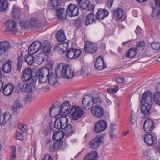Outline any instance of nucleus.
Here are the masks:
<instances>
[{
	"label": "nucleus",
	"mask_w": 160,
	"mask_h": 160,
	"mask_svg": "<svg viewBox=\"0 0 160 160\" xmlns=\"http://www.w3.org/2000/svg\"><path fill=\"white\" fill-rule=\"evenodd\" d=\"M38 74L40 83H44L48 80V84L52 87H56L59 84V82L57 79L58 76L55 75L52 71L50 70L48 68H40Z\"/></svg>",
	"instance_id": "f257e3e1"
},
{
	"label": "nucleus",
	"mask_w": 160,
	"mask_h": 160,
	"mask_svg": "<svg viewBox=\"0 0 160 160\" xmlns=\"http://www.w3.org/2000/svg\"><path fill=\"white\" fill-rule=\"evenodd\" d=\"M72 118L74 120H78L84 114V112L80 107L76 105L73 106L70 111Z\"/></svg>",
	"instance_id": "f03ea898"
},
{
	"label": "nucleus",
	"mask_w": 160,
	"mask_h": 160,
	"mask_svg": "<svg viewBox=\"0 0 160 160\" xmlns=\"http://www.w3.org/2000/svg\"><path fill=\"white\" fill-rule=\"evenodd\" d=\"M68 121V119L65 117H61L56 118L54 122V128H53L50 125V129L52 131L55 130L54 128L58 129H61L62 127L67 124Z\"/></svg>",
	"instance_id": "7ed1b4c3"
},
{
	"label": "nucleus",
	"mask_w": 160,
	"mask_h": 160,
	"mask_svg": "<svg viewBox=\"0 0 160 160\" xmlns=\"http://www.w3.org/2000/svg\"><path fill=\"white\" fill-rule=\"evenodd\" d=\"M71 106L68 101H65L59 107L58 114L62 117H66L68 114Z\"/></svg>",
	"instance_id": "20e7f679"
},
{
	"label": "nucleus",
	"mask_w": 160,
	"mask_h": 160,
	"mask_svg": "<svg viewBox=\"0 0 160 160\" xmlns=\"http://www.w3.org/2000/svg\"><path fill=\"white\" fill-rule=\"evenodd\" d=\"M6 30L10 32L13 35H15L18 31L17 23L13 20H10L7 21L5 23Z\"/></svg>",
	"instance_id": "39448f33"
},
{
	"label": "nucleus",
	"mask_w": 160,
	"mask_h": 160,
	"mask_svg": "<svg viewBox=\"0 0 160 160\" xmlns=\"http://www.w3.org/2000/svg\"><path fill=\"white\" fill-rule=\"evenodd\" d=\"M103 139V136L101 134L98 135L90 142V148L93 149H97L101 144Z\"/></svg>",
	"instance_id": "423d86ee"
},
{
	"label": "nucleus",
	"mask_w": 160,
	"mask_h": 160,
	"mask_svg": "<svg viewBox=\"0 0 160 160\" xmlns=\"http://www.w3.org/2000/svg\"><path fill=\"white\" fill-rule=\"evenodd\" d=\"M91 112L96 117L101 118L104 115V108L102 106H94L91 107Z\"/></svg>",
	"instance_id": "0eeeda50"
},
{
	"label": "nucleus",
	"mask_w": 160,
	"mask_h": 160,
	"mask_svg": "<svg viewBox=\"0 0 160 160\" xmlns=\"http://www.w3.org/2000/svg\"><path fill=\"white\" fill-rule=\"evenodd\" d=\"M107 128V123L103 120H100L97 121L94 126V131L95 132L98 133L104 131Z\"/></svg>",
	"instance_id": "6e6552de"
},
{
	"label": "nucleus",
	"mask_w": 160,
	"mask_h": 160,
	"mask_svg": "<svg viewBox=\"0 0 160 160\" xmlns=\"http://www.w3.org/2000/svg\"><path fill=\"white\" fill-rule=\"evenodd\" d=\"M143 128L144 131L146 132L152 133L155 128L154 123L151 119H147L144 121Z\"/></svg>",
	"instance_id": "1a4fd4ad"
},
{
	"label": "nucleus",
	"mask_w": 160,
	"mask_h": 160,
	"mask_svg": "<svg viewBox=\"0 0 160 160\" xmlns=\"http://www.w3.org/2000/svg\"><path fill=\"white\" fill-rule=\"evenodd\" d=\"M97 47L94 43L90 41H85L83 51L86 53L92 54L96 52Z\"/></svg>",
	"instance_id": "9d476101"
},
{
	"label": "nucleus",
	"mask_w": 160,
	"mask_h": 160,
	"mask_svg": "<svg viewBox=\"0 0 160 160\" xmlns=\"http://www.w3.org/2000/svg\"><path fill=\"white\" fill-rule=\"evenodd\" d=\"M67 15L70 17L77 16L79 14V9L77 6L75 4H70L66 10Z\"/></svg>",
	"instance_id": "9b49d317"
},
{
	"label": "nucleus",
	"mask_w": 160,
	"mask_h": 160,
	"mask_svg": "<svg viewBox=\"0 0 160 160\" xmlns=\"http://www.w3.org/2000/svg\"><path fill=\"white\" fill-rule=\"evenodd\" d=\"M41 42L39 41H36L32 43L29 47L28 53L30 54H33L39 50H41Z\"/></svg>",
	"instance_id": "f8f14e48"
},
{
	"label": "nucleus",
	"mask_w": 160,
	"mask_h": 160,
	"mask_svg": "<svg viewBox=\"0 0 160 160\" xmlns=\"http://www.w3.org/2000/svg\"><path fill=\"white\" fill-rule=\"evenodd\" d=\"M152 98L153 95L150 92H145L142 97V104L152 106Z\"/></svg>",
	"instance_id": "ddd939ff"
},
{
	"label": "nucleus",
	"mask_w": 160,
	"mask_h": 160,
	"mask_svg": "<svg viewBox=\"0 0 160 160\" xmlns=\"http://www.w3.org/2000/svg\"><path fill=\"white\" fill-rule=\"evenodd\" d=\"M143 139L146 144L149 146L155 144L157 141L156 137L151 133L145 134Z\"/></svg>",
	"instance_id": "4468645a"
},
{
	"label": "nucleus",
	"mask_w": 160,
	"mask_h": 160,
	"mask_svg": "<svg viewBox=\"0 0 160 160\" xmlns=\"http://www.w3.org/2000/svg\"><path fill=\"white\" fill-rule=\"evenodd\" d=\"M82 54V51L79 49L71 48L68 50L66 53L67 57L70 59H75Z\"/></svg>",
	"instance_id": "2eb2a0df"
},
{
	"label": "nucleus",
	"mask_w": 160,
	"mask_h": 160,
	"mask_svg": "<svg viewBox=\"0 0 160 160\" xmlns=\"http://www.w3.org/2000/svg\"><path fill=\"white\" fill-rule=\"evenodd\" d=\"M32 71L29 68H26L23 72L22 77V80L23 82H28L32 78Z\"/></svg>",
	"instance_id": "dca6fc26"
},
{
	"label": "nucleus",
	"mask_w": 160,
	"mask_h": 160,
	"mask_svg": "<svg viewBox=\"0 0 160 160\" xmlns=\"http://www.w3.org/2000/svg\"><path fill=\"white\" fill-rule=\"evenodd\" d=\"M65 127L62 129V133L63 135L70 136L75 132V129L70 124L65 125Z\"/></svg>",
	"instance_id": "f3484780"
},
{
	"label": "nucleus",
	"mask_w": 160,
	"mask_h": 160,
	"mask_svg": "<svg viewBox=\"0 0 160 160\" xmlns=\"http://www.w3.org/2000/svg\"><path fill=\"white\" fill-rule=\"evenodd\" d=\"M152 107V106L142 104L140 110L141 113L143 114V118H145L149 117Z\"/></svg>",
	"instance_id": "a211bd4d"
},
{
	"label": "nucleus",
	"mask_w": 160,
	"mask_h": 160,
	"mask_svg": "<svg viewBox=\"0 0 160 160\" xmlns=\"http://www.w3.org/2000/svg\"><path fill=\"white\" fill-rule=\"evenodd\" d=\"M106 64L104 62L103 57L99 56L95 63V67L98 70H102L106 68Z\"/></svg>",
	"instance_id": "6ab92c4d"
},
{
	"label": "nucleus",
	"mask_w": 160,
	"mask_h": 160,
	"mask_svg": "<svg viewBox=\"0 0 160 160\" xmlns=\"http://www.w3.org/2000/svg\"><path fill=\"white\" fill-rule=\"evenodd\" d=\"M13 90L14 87L13 85L11 83H8L4 87L3 89V93L5 96H8L12 94Z\"/></svg>",
	"instance_id": "aec40b11"
},
{
	"label": "nucleus",
	"mask_w": 160,
	"mask_h": 160,
	"mask_svg": "<svg viewBox=\"0 0 160 160\" xmlns=\"http://www.w3.org/2000/svg\"><path fill=\"white\" fill-rule=\"evenodd\" d=\"M123 15V11L120 8H118L113 11L112 12V18L113 20L118 21L121 19Z\"/></svg>",
	"instance_id": "412c9836"
},
{
	"label": "nucleus",
	"mask_w": 160,
	"mask_h": 160,
	"mask_svg": "<svg viewBox=\"0 0 160 160\" xmlns=\"http://www.w3.org/2000/svg\"><path fill=\"white\" fill-rule=\"evenodd\" d=\"M11 14L14 19H20L21 18V13L19 7L15 5H14L11 11Z\"/></svg>",
	"instance_id": "4be33fe9"
},
{
	"label": "nucleus",
	"mask_w": 160,
	"mask_h": 160,
	"mask_svg": "<svg viewBox=\"0 0 160 160\" xmlns=\"http://www.w3.org/2000/svg\"><path fill=\"white\" fill-rule=\"evenodd\" d=\"M109 12L105 9H100L98 10L96 14L97 19L103 20L108 15Z\"/></svg>",
	"instance_id": "5701e85b"
},
{
	"label": "nucleus",
	"mask_w": 160,
	"mask_h": 160,
	"mask_svg": "<svg viewBox=\"0 0 160 160\" xmlns=\"http://www.w3.org/2000/svg\"><path fill=\"white\" fill-rule=\"evenodd\" d=\"M97 19V18L94 14L93 13H91L86 16L84 24L86 26H87L89 24H92L93 22L95 23Z\"/></svg>",
	"instance_id": "b1692460"
},
{
	"label": "nucleus",
	"mask_w": 160,
	"mask_h": 160,
	"mask_svg": "<svg viewBox=\"0 0 160 160\" xmlns=\"http://www.w3.org/2000/svg\"><path fill=\"white\" fill-rule=\"evenodd\" d=\"M51 48L49 42L48 41H45L43 43V46L41 48V52L44 55H46L50 52Z\"/></svg>",
	"instance_id": "393cba45"
},
{
	"label": "nucleus",
	"mask_w": 160,
	"mask_h": 160,
	"mask_svg": "<svg viewBox=\"0 0 160 160\" xmlns=\"http://www.w3.org/2000/svg\"><path fill=\"white\" fill-rule=\"evenodd\" d=\"M10 43L8 41H4L0 42V51L5 52L9 50L11 48Z\"/></svg>",
	"instance_id": "a878e982"
},
{
	"label": "nucleus",
	"mask_w": 160,
	"mask_h": 160,
	"mask_svg": "<svg viewBox=\"0 0 160 160\" xmlns=\"http://www.w3.org/2000/svg\"><path fill=\"white\" fill-rule=\"evenodd\" d=\"M57 16L58 19L64 20L66 19L67 16L66 11H65L64 9L60 8L57 11Z\"/></svg>",
	"instance_id": "bb28decb"
},
{
	"label": "nucleus",
	"mask_w": 160,
	"mask_h": 160,
	"mask_svg": "<svg viewBox=\"0 0 160 160\" xmlns=\"http://www.w3.org/2000/svg\"><path fill=\"white\" fill-rule=\"evenodd\" d=\"M11 118V115L8 113L5 112L0 116V124L1 125H5L7 122Z\"/></svg>",
	"instance_id": "cd10ccee"
},
{
	"label": "nucleus",
	"mask_w": 160,
	"mask_h": 160,
	"mask_svg": "<svg viewBox=\"0 0 160 160\" xmlns=\"http://www.w3.org/2000/svg\"><path fill=\"white\" fill-rule=\"evenodd\" d=\"M91 97L86 98L83 97L82 101V106L85 110H88L90 108V106H92Z\"/></svg>",
	"instance_id": "c85d7f7f"
},
{
	"label": "nucleus",
	"mask_w": 160,
	"mask_h": 160,
	"mask_svg": "<svg viewBox=\"0 0 160 160\" xmlns=\"http://www.w3.org/2000/svg\"><path fill=\"white\" fill-rule=\"evenodd\" d=\"M98 157V152L96 151H92L85 157L84 160H97Z\"/></svg>",
	"instance_id": "c756f323"
},
{
	"label": "nucleus",
	"mask_w": 160,
	"mask_h": 160,
	"mask_svg": "<svg viewBox=\"0 0 160 160\" xmlns=\"http://www.w3.org/2000/svg\"><path fill=\"white\" fill-rule=\"evenodd\" d=\"M2 70L5 73H9L11 71L12 66L10 60H7L3 64L2 68Z\"/></svg>",
	"instance_id": "7c9ffc66"
},
{
	"label": "nucleus",
	"mask_w": 160,
	"mask_h": 160,
	"mask_svg": "<svg viewBox=\"0 0 160 160\" xmlns=\"http://www.w3.org/2000/svg\"><path fill=\"white\" fill-rule=\"evenodd\" d=\"M33 86L32 82L24 83L21 87L22 91L23 92H30L32 91Z\"/></svg>",
	"instance_id": "2f4dec72"
},
{
	"label": "nucleus",
	"mask_w": 160,
	"mask_h": 160,
	"mask_svg": "<svg viewBox=\"0 0 160 160\" xmlns=\"http://www.w3.org/2000/svg\"><path fill=\"white\" fill-rule=\"evenodd\" d=\"M68 66L66 65L59 64L57 66V71H58L61 67V70H60V75L62 77L65 78L67 73V69H68Z\"/></svg>",
	"instance_id": "473e14b6"
},
{
	"label": "nucleus",
	"mask_w": 160,
	"mask_h": 160,
	"mask_svg": "<svg viewBox=\"0 0 160 160\" xmlns=\"http://www.w3.org/2000/svg\"><path fill=\"white\" fill-rule=\"evenodd\" d=\"M92 102V107L94 106H101V104L102 102V99L99 97H91Z\"/></svg>",
	"instance_id": "72a5a7b5"
},
{
	"label": "nucleus",
	"mask_w": 160,
	"mask_h": 160,
	"mask_svg": "<svg viewBox=\"0 0 160 160\" xmlns=\"http://www.w3.org/2000/svg\"><path fill=\"white\" fill-rule=\"evenodd\" d=\"M56 38L57 41L60 42H64L66 39L65 34L63 30H58L56 34Z\"/></svg>",
	"instance_id": "f704fd0d"
},
{
	"label": "nucleus",
	"mask_w": 160,
	"mask_h": 160,
	"mask_svg": "<svg viewBox=\"0 0 160 160\" xmlns=\"http://www.w3.org/2000/svg\"><path fill=\"white\" fill-rule=\"evenodd\" d=\"M80 8L85 9L88 7L89 0H76Z\"/></svg>",
	"instance_id": "c9c22d12"
},
{
	"label": "nucleus",
	"mask_w": 160,
	"mask_h": 160,
	"mask_svg": "<svg viewBox=\"0 0 160 160\" xmlns=\"http://www.w3.org/2000/svg\"><path fill=\"white\" fill-rule=\"evenodd\" d=\"M9 5L7 0H0V11L4 12L8 8Z\"/></svg>",
	"instance_id": "e433bc0d"
},
{
	"label": "nucleus",
	"mask_w": 160,
	"mask_h": 160,
	"mask_svg": "<svg viewBox=\"0 0 160 160\" xmlns=\"http://www.w3.org/2000/svg\"><path fill=\"white\" fill-rule=\"evenodd\" d=\"M22 107L20 101L18 99H16L12 107V109L14 112L17 113V111Z\"/></svg>",
	"instance_id": "4c0bfd02"
},
{
	"label": "nucleus",
	"mask_w": 160,
	"mask_h": 160,
	"mask_svg": "<svg viewBox=\"0 0 160 160\" xmlns=\"http://www.w3.org/2000/svg\"><path fill=\"white\" fill-rule=\"evenodd\" d=\"M67 73L65 78L67 79L71 78L73 77L75 74L74 70L70 67L68 68L67 70Z\"/></svg>",
	"instance_id": "58836bf2"
},
{
	"label": "nucleus",
	"mask_w": 160,
	"mask_h": 160,
	"mask_svg": "<svg viewBox=\"0 0 160 160\" xmlns=\"http://www.w3.org/2000/svg\"><path fill=\"white\" fill-rule=\"evenodd\" d=\"M28 55H26L25 57V61L29 65H32L35 62V58L32 55L28 53Z\"/></svg>",
	"instance_id": "ea45409f"
},
{
	"label": "nucleus",
	"mask_w": 160,
	"mask_h": 160,
	"mask_svg": "<svg viewBox=\"0 0 160 160\" xmlns=\"http://www.w3.org/2000/svg\"><path fill=\"white\" fill-rule=\"evenodd\" d=\"M91 71L90 67L85 66L82 68L80 73L83 76L88 75Z\"/></svg>",
	"instance_id": "a19ab883"
},
{
	"label": "nucleus",
	"mask_w": 160,
	"mask_h": 160,
	"mask_svg": "<svg viewBox=\"0 0 160 160\" xmlns=\"http://www.w3.org/2000/svg\"><path fill=\"white\" fill-rule=\"evenodd\" d=\"M29 24L31 27L34 28H38L40 25L39 21L33 18H32L30 20Z\"/></svg>",
	"instance_id": "79ce46f5"
},
{
	"label": "nucleus",
	"mask_w": 160,
	"mask_h": 160,
	"mask_svg": "<svg viewBox=\"0 0 160 160\" xmlns=\"http://www.w3.org/2000/svg\"><path fill=\"white\" fill-rule=\"evenodd\" d=\"M136 54L137 49L135 48H131L126 53L127 57L130 58H133Z\"/></svg>",
	"instance_id": "37998d69"
},
{
	"label": "nucleus",
	"mask_w": 160,
	"mask_h": 160,
	"mask_svg": "<svg viewBox=\"0 0 160 160\" xmlns=\"http://www.w3.org/2000/svg\"><path fill=\"white\" fill-rule=\"evenodd\" d=\"M84 20L81 18H78L75 19L74 22V25L78 28H80L82 25Z\"/></svg>",
	"instance_id": "c03bdc74"
},
{
	"label": "nucleus",
	"mask_w": 160,
	"mask_h": 160,
	"mask_svg": "<svg viewBox=\"0 0 160 160\" xmlns=\"http://www.w3.org/2000/svg\"><path fill=\"white\" fill-rule=\"evenodd\" d=\"M44 54L42 53L39 54L37 57L36 58H35L36 60L35 61L36 62V63L38 64H41L44 60Z\"/></svg>",
	"instance_id": "a18cd8bd"
},
{
	"label": "nucleus",
	"mask_w": 160,
	"mask_h": 160,
	"mask_svg": "<svg viewBox=\"0 0 160 160\" xmlns=\"http://www.w3.org/2000/svg\"><path fill=\"white\" fill-rule=\"evenodd\" d=\"M50 4L55 8L60 6L61 4V0H49Z\"/></svg>",
	"instance_id": "49530a36"
},
{
	"label": "nucleus",
	"mask_w": 160,
	"mask_h": 160,
	"mask_svg": "<svg viewBox=\"0 0 160 160\" xmlns=\"http://www.w3.org/2000/svg\"><path fill=\"white\" fill-rule=\"evenodd\" d=\"M56 110L57 109L53 106L50 108V115L51 117H55L57 115L58 112H56Z\"/></svg>",
	"instance_id": "de8ad7c7"
},
{
	"label": "nucleus",
	"mask_w": 160,
	"mask_h": 160,
	"mask_svg": "<svg viewBox=\"0 0 160 160\" xmlns=\"http://www.w3.org/2000/svg\"><path fill=\"white\" fill-rule=\"evenodd\" d=\"M154 101L155 103L160 106V93H156L153 96Z\"/></svg>",
	"instance_id": "09e8293b"
},
{
	"label": "nucleus",
	"mask_w": 160,
	"mask_h": 160,
	"mask_svg": "<svg viewBox=\"0 0 160 160\" xmlns=\"http://www.w3.org/2000/svg\"><path fill=\"white\" fill-rule=\"evenodd\" d=\"M145 47L144 42L142 41L137 42L136 45V48L137 49H143Z\"/></svg>",
	"instance_id": "8fccbe9b"
},
{
	"label": "nucleus",
	"mask_w": 160,
	"mask_h": 160,
	"mask_svg": "<svg viewBox=\"0 0 160 160\" xmlns=\"http://www.w3.org/2000/svg\"><path fill=\"white\" fill-rule=\"evenodd\" d=\"M19 128L23 132L26 131L27 130V125L23 124H20L19 125Z\"/></svg>",
	"instance_id": "3c124183"
},
{
	"label": "nucleus",
	"mask_w": 160,
	"mask_h": 160,
	"mask_svg": "<svg viewBox=\"0 0 160 160\" xmlns=\"http://www.w3.org/2000/svg\"><path fill=\"white\" fill-rule=\"evenodd\" d=\"M20 24L22 29L27 28L28 27V22L26 21H23L20 22Z\"/></svg>",
	"instance_id": "603ef678"
},
{
	"label": "nucleus",
	"mask_w": 160,
	"mask_h": 160,
	"mask_svg": "<svg viewBox=\"0 0 160 160\" xmlns=\"http://www.w3.org/2000/svg\"><path fill=\"white\" fill-rule=\"evenodd\" d=\"M159 43L157 42H154L152 43L151 45V48L154 50H159Z\"/></svg>",
	"instance_id": "864d4df0"
},
{
	"label": "nucleus",
	"mask_w": 160,
	"mask_h": 160,
	"mask_svg": "<svg viewBox=\"0 0 160 160\" xmlns=\"http://www.w3.org/2000/svg\"><path fill=\"white\" fill-rule=\"evenodd\" d=\"M41 90L45 92H48L50 91V88L48 85H46L42 88Z\"/></svg>",
	"instance_id": "5fc2aeb1"
},
{
	"label": "nucleus",
	"mask_w": 160,
	"mask_h": 160,
	"mask_svg": "<svg viewBox=\"0 0 160 160\" xmlns=\"http://www.w3.org/2000/svg\"><path fill=\"white\" fill-rule=\"evenodd\" d=\"M16 138L17 139L22 140L23 138V135L19 132L16 133Z\"/></svg>",
	"instance_id": "6e6d98bb"
},
{
	"label": "nucleus",
	"mask_w": 160,
	"mask_h": 160,
	"mask_svg": "<svg viewBox=\"0 0 160 160\" xmlns=\"http://www.w3.org/2000/svg\"><path fill=\"white\" fill-rule=\"evenodd\" d=\"M60 132L59 130L55 132L53 134L52 138L54 140H58V139H56V137L58 136H59Z\"/></svg>",
	"instance_id": "4d7b16f0"
},
{
	"label": "nucleus",
	"mask_w": 160,
	"mask_h": 160,
	"mask_svg": "<svg viewBox=\"0 0 160 160\" xmlns=\"http://www.w3.org/2000/svg\"><path fill=\"white\" fill-rule=\"evenodd\" d=\"M114 0H107V6L110 8L112 7L113 3Z\"/></svg>",
	"instance_id": "13d9d810"
},
{
	"label": "nucleus",
	"mask_w": 160,
	"mask_h": 160,
	"mask_svg": "<svg viewBox=\"0 0 160 160\" xmlns=\"http://www.w3.org/2000/svg\"><path fill=\"white\" fill-rule=\"evenodd\" d=\"M118 89L117 88H110L107 89V91L109 92L112 93H115L118 91Z\"/></svg>",
	"instance_id": "bf43d9fd"
},
{
	"label": "nucleus",
	"mask_w": 160,
	"mask_h": 160,
	"mask_svg": "<svg viewBox=\"0 0 160 160\" xmlns=\"http://www.w3.org/2000/svg\"><path fill=\"white\" fill-rule=\"evenodd\" d=\"M117 82L119 83H122L124 81V78L122 77H119L116 79Z\"/></svg>",
	"instance_id": "052dcab7"
},
{
	"label": "nucleus",
	"mask_w": 160,
	"mask_h": 160,
	"mask_svg": "<svg viewBox=\"0 0 160 160\" xmlns=\"http://www.w3.org/2000/svg\"><path fill=\"white\" fill-rule=\"evenodd\" d=\"M152 18H154L156 17H157V11L156 10L153 8L152 7Z\"/></svg>",
	"instance_id": "680f3d73"
},
{
	"label": "nucleus",
	"mask_w": 160,
	"mask_h": 160,
	"mask_svg": "<svg viewBox=\"0 0 160 160\" xmlns=\"http://www.w3.org/2000/svg\"><path fill=\"white\" fill-rule=\"evenodd\" d=\"M57 144V143L56 142H54L53 143L52 146H50L49 147V149L51 151H52L55 149L56 148Z\"/></svg>",
	"instance_id": "e2e57ef3"
},
{
	"label": "nucleus",
	"mask_w": 160,
	"mask_h": 160,
	"mask_svg": "<svg viewBox=\"0 0 160 160\" xmlns=\"http://www.w3.org/2000/svg\"><path fill=\"white\" fill-rule=\"evenodd\" d=\"M142 30L141 28L140 27L138 26H137V28L136 30H135V32L136 34H138L140 33H141L142 32Z\"/></svg>",
	"instance_id": "0e129e2a"
},
{
	"label": "nucleus",
	"mask_w": 160,
	"mask_h": 160,
	"mask_svg": "<svg viewBox=\"0 0 160 160\" xmlns=\"http://www.w3.org/2000/svg\"><path fill=\"white\" fill-rule=\"evenodd\" d=\"M42 160H52L50 155H47Z\"/></svg>",
	"instance_id": "69168bd1"
},
{
	"label": "nucleus",
	"mask_w": 160,
	"mask_h": 160,
	"mask_svg": "<svg viewBox=\"0 0 160 160\" xmlns=\"http://www.w3.org/2000/svg\"><path fill=\"white\" fill-rule=\"evenodd\" d=\"M23 56L22 55L20 56L18 58V63H23Z\"/></svg>",
	"instance_id": "338daca9"
},
{
	"label": "nucleus",
	"mask_w": 160,
	"mask_h": 160,
	"mask_svg": "<svg viewBox=\"0 0 160 160\" xmlns=\"http://www.w3.org/2000/svg\"><path fill=\"white\" fill-rule=\"evenodd\" d=\"M156 90L158 93H160V82L158 83L156 86Z\"/></svg>",
	"instance_id": "774afa93"
}]
</instances>
